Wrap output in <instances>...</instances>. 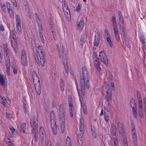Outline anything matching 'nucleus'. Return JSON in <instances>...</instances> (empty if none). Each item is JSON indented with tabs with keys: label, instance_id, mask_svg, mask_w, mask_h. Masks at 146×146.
Returning a JSON list of instances; mask_svg holds the SVG:
<instances>
[{
	"label": "nucleus",
	"instance_id": "obj_1",
	"mask_svg": "<svg viewBox=\"0 0 146 146\" xmlns=\"http://www.w3.org/2000/svg\"><path fill=\"white\" fill-rule=\"evenodd\" d=\"M89 83L88 76L87 70L85 67L82 68V74L80 76V86L81 88L77 91L80 97V99L81 97L83 98L85 94V88H88Z\"/></svg>",
	"mask_w": 146,
	"mask_h": 146
},
{
	"label": "nucleus",
	"instance_id": "obj_2",
	"mask_svg": "<svg viewBox=\"0 0 146 146\" xmlns=\"http://www.w3.org/2000/svg\"><path fill=\"white\" fill-rule=\"evenodd\" d=\"M34 55L36 62L39 66H43L44 64V54L41 46H38L36 52H34Z\"/></svg>",
	"mask_w": 146,
	"mask_h": 146
},
{
	"label": "nucleus",
	"instance_id": "obj_3",
	"mask_svg": "<svg viewBox=\"0 0 146 146\" xmlns=\"http://www.w3.org/2000/svg\"><path fill=\"white\" fill-rule=\"evenodd\" d=\"M61 49L62 53L59 56L60 58L62 59L63 64L64 66L65 70L63 72L64 75L65 77H67L70 72V68L68 66L66 50L64 48L63 46H62Z\"/></svg>",
	"mask_w": 146,
	"mask_h": 146
},
{
	"label": "nucleus",
	"instance_id": "obj_4",
	"mask_svg": "<svg viewBox=\"0 0 146 146\" xmlns=\"http://www.w3.org/2000/svg\"><path fill=\"white\" fill-rule=\"evenodd\" d=\"M58 115L61 130L62 133H63L65 132V113L63 106L62 104L60 105L59 106Z\"/></svg>",
	"mask_w": 146,
	"mask_h": 146
},
{
	"label": "nucleus",
	"instance_id": "obj_5",
	"mask_svg": "<svg viewBox=\"0 0 146 146\" xmlns=\"http://www.w3.org/2000/svg\"><path fill=\"white\" fill-rule=\"evenodd\" d=\"M32 75L33 81L35 89L37 94L40 95L41 93V89L39 79L37 74L35 71H33Z\"/></svg>",
	"mask_w": 146,
	"mask_h": 146
},
{
	"label": "nucleus",
	"instance_id": "obj_6",
	"mask_svg": "<svg viewBox=\"0 0 146 146\" xmlns=\"http://www.w3.org/2000/svg\"><path fill=\"white\" fill-rule=\"evenodd\" d=\"M50 119L52 131L54 135H56L57 134V130L56 125V117L55 113L53 111H51L50 113Z\"/></svg>",
	"mask_w": 146,
	"mask_h": 146
},
{
	"label": "nucleus",
	"instance_id": "obj_7",
	"mask_svg": "<svg viewBox=\"0 0 146 146\" xmlns=\"http://www.w3.org/2000/svg\"><path fill=\"white\" fill-rule=\"evenodd\" d=\"M111 132L115 137L113 138L114 146H119L118 137L116 136V128L115 124L113 123L111 125Z\"/></svg>",
	"mask_w": 146,
	"mask_h": 146
},
{
	"label": "nucleus",
	"instance_id": "obj_8",
	"mask_svg": "<svg viewBox=\"0 0 146 146\" xmlns=\"http://www.w3.org/2000/svg\"><path fill=\"white\" fill-rule=\"evenodd\" d=\"M131 125L132 135L133 144L134 146H138L137 138L136 132L135 129V126L134 123L132 122L131 123Z\"/></svg>",
	"mask_w": 146,
	"mask_h": 146
},
{
	"label": "nucleus",
	"instance_id": "obj_9",
	"mask_svg": "<svg viewBox=\"0 0 146 146\" xmlns=\"http://www.w3.org/2000/svg\"><path fill=\"white\" fill-rule=\"evenodd\" d=\"M68 105L69 106V112L70 114V117L71 118L73 117L74 114V108L73 105V100L71 96L69 95L68 96Z\"/></svg>",
	"mask_w": 146,
	"mask_h": 146
},
{
	"label": "nucleus",
	"instance_id": "obj_10",
	"mask_svg": "<svg viewBox=\"0 0 146 146\" xmlns=\"http://www.w3.org/2000/svg\"><path fill=\"white\" fill-rule=\"evenodd\" d=\"M106 96L105 99L107 102L109 103L112 100V91L110 87L106 88Z\"/></svg>",
	"mask_w": 146,
	"mask_h": 146
},
{
	"label": "nucleus",
	"instance_id": "obj_11",
	"mask_svg": "<svg viewBox=\"0 0 146 146\" xmlns=\"http://www.w3.org/2000/svg\"><path fill=\"white\" fill-rule=\"evenodd\" d=\"M99 56L101 61L104 63L106 64L108 63V59L107 58L106 54L103 51L100 52Z\"/></svg>",
	"mask_w": 146,
	"mask_h": 146
},
{
	"label": "nucleus",
	"instance_id": "obj_12",
	"mask_svg": "<svg viewBox=\"0 0 146 146\" xmlns=\"http://www.w3.org/2000/svg\"><path fill=\"white\" fill-rule=\"evenodd\" d=\"M100 40V36L98 33H97L95 36V38L94 43V47L93 49L95 50L96 47L99 45Z\"/></svg>",
	"mask_w": 146,
	"mask_h": 146
},
{
	"label": "nucleus",
	"instance_id": "obj_13",
	"mask_svg": "<svg viewBox=\"0 0 146 146\" xmlns=\"http://www.w3.org/2000/svg\"><path fill=\"white\" fill-rule=\"evenodd\" d=\"M38 115L36 113L33 116V129L38 128Z\"/></svg>",
	"mask_w": 146,
	"mask_h": 146
},
{
	"label": "nucleus",
	"instance_id": "obj_14",
	"mask_svg": "<svg viewBox=\"0 0 146 146\" xmlns=\"http://www.w3.org/2000/svg\"><path fill=\"white\" fill-rule=\"evenodd\" d=\"M39 26V27H38L39 36L42 42L43 43H44L45 40L43 36V33L42 29V25H40Z\"/></svg>",
	"mask_w": 146,
	"mask_h": 146
},
{
	"label": "nucleus",
	"instance_id": "obj_15",
	"mask_svg": "<svg viewBox=\"0 0 146 146\" xmlns=\"http://www.w3.org/2000/svg\"><path fill=\"white\" fill-rule=\"evenodd\" d=\"M117 127L119 133H123L124 132V128L123 124L120 122H118L117 123Z\"/></svg>",
	"mask_w": 146,
	"mask_h": 146
},
{
	"label": "nucleus",
	"instance_id": "obj_16",
	"mask_svg": "<svg viewBox=\"0 0 146 146\" xmlns=\"http://www.w3.org/2000/svg\"><path fill=\"white\" fill-rule=\"evenodd\" d=\"M138 104L139 113L141 114V115L143 116L144 114L143 102L138 103Z\"/></svg>",
	"mask_w": 146,
	"mask_h": 146
},
{
	"label": "nucleus",
	"instance_id": "obj_17",
	"mask_svg": "<svg viewBox=\"0 0 146 146\" xmlns=\"http://www.w3.org/2000/svg\"><path fill=\"white\" fill-rule=\"evenodd\" d=\"M63 11L68 21H70L71 20V17L70 11L68 9Z\"/></svg>",
	"mask_w": 146,
	"mask_h": 146
},
{
	"label": "nucleus",
	"instance_id": "obj_18",
	"mask_svg": "<svg viewBox=\"0 0 146 146\" xmlns=\"http://www.w3.org/2000/svg\"><path fill=\"white\" fill-rule=\"evenodd\" d=\"M5 63L6 68H8L10 67V61L9 58V56L7 53L5 56Z\"/></svg>",
	"mask_w": 146,
	"mask_h": 146
},
{
	"label": "nucleus",
	"instance_id": "obj_19",
	"mask_svg": "<svg viewBox=\"0 0 146 146\" xmlns=\"http://www.w3.org/2000/svg\"><path fill=\"white\" fill-rule=\"evenodd\" d=\"M17 39L11 40L12 46L15 52H17Z\"/></svg>",
	"mask_w": 146,
	"mask_h": 146
},
{
	"label": "nucleus",
	"instance_id": "obj_20",
	"mask_svg": "<svg viewBox=\"0 0 146 146\" xmlns=\"http://www.w3.org/2000/svg\"><path fill=\"white\" fill-rule=\"evenodd\" d=\"M5 76L0 75V85L1 86H4L5 85Z\"/></svg>",
	"mask_w": 146,
	"mask_h": 146
},
{
	"label": "nucleus",
	"instance_id": "obj_21",
	"mask_svg": "<svg viewBox=\"0 0 146 146\" xmlns=\"http://www.w3.org/2000/svg\"><path fill=\"white\" fill-rule=\"evenodd\" d=\"M119 25H120V24H121L124 25V21L123 20V16L121 12L120 11H119L118 13Z\"/></svg>",
	"mask_w": 146,
	"mask_h": 146
},
{
	"label": "nucleus",
	"instance_id": "obj_22",
	"mask_svg": "<svg viewBox=\"0 0 146 146\" xmlns=\"http://www.w3.org/2000/svg\"><path fill=\"white\" fill-rule=\"evenodd\" d=\"M34 138L35 141L37 142L38 141V130L37 129H33Z\"/></svg>",
	"mask_w": 146,
	"mask_h": 146
},
{
	"label": "nucleus",
	"instance_id": "obj_23",
	"mask_svg": "<svg viewBox=\"0 0 146 146\" xmlns=\"http://www.w3.org/2000/svg\"><path fill=\"white\" fill-rule=\"evenodd\" d=\"M85 128V126H80V130L79 132V134L80 136V137H82V136H83V135L84 133Z\"/></svg>",
	"mask_w": 146,
	"mask_h": 146
},
{
	"label": "nucleus",
	"instance_id": "obj_24",
	"mask_svg": "<svg viewBox=\"0 0 146 146\" xmlns=\"http://www.w3.org/2000/svg\"><path fill=\"white\" fill-rule=\"evenodd\" d=\"M78 29L79 31L82 30L84 26V22L82 20L80 21L77 24Z\"/></svg>",
	"mask_w": 146,
	"mask_h": 146
},
{
	"label": "nucleus",
	"instance_id": "obj_25",
	"mask_svg": "<svg viewBox=\"0 0 146 146\" xmlns=\"http://www.w3.org/2000/svg\"><path fill=\"white\" fill-rule=\"evenodd\" d=\"M132 109L133 114L135 118H136L137 117V106H135L132 108Z\"/></svg>",
	"mask_w": 146,
	"mask_h": 146
},
{
	"label": "nucleus",
	"instance_id": "obj_26",
	"mask_svg": "<svg viewBox=\"0 0 146 146\" xmlns=\"http://www.w3.org/2000/svg\"><path fill=\"white\" fill-rule=\"evenodd\" d=\"M10 36L11 38H12L13 40L17 39L16 35L14 30L13 29L11 30L10 31Z\"/></svg>",
	"mask_w": 146,
	"mask_h": 146
},
{
	"label": "nucleus",
	"instance_id": "obj_27",
	"mask_svg": "<svg viewBox=\"0 0 146 146\" xmlns=\"http://www.w3.org/2000/svg\"><path fill=\"white\" fill-rule=\"evenodd\" d=\"M137 97L138 100V103L142 102L141 94L139 91L137 92Z\"/></svg>",
	"mask_w": 146,
	"mask_h": 146
},
{
	"label": "nucleus",
	"instance_id": "obj_28",
	"mask_svg": "<svg viewBox=\"0 0 146 146\" xmlns=\"http://www.w3.org/2000/svg\"><path fill=\"white\" fill-rule=\"evenodd\" d=\"M16 30L19 35H21L22 34V29L21 25H16Z\"/></svg>",
	"mask_w": 146,
	"mask_h": 146
},
{
	"label": "nucleus",
	"instance_id": "obj_29",
	"mask_svg": "<svg viewBox=\"0 0 146 146\" xmlns=\"http://www.w3.org/2000/svg\"><path fill=\"white\" fill-rule=\"evenodd\" d=\"M62 9L63 11L68 9V7L67 4H66L65 0H62Z\"/></svg>",
	"mask_w": 146,
	"mask_h": 146
},
{
	"label": "nucleus",
	"instance_id": "obj_30",
	"mask_svg": "<svg viewBox=\"0 0 146 146\" xmlns=\"http://www.w3.org/2000/svg\"><path fill=\"white\" fill-rule=\"evenodd\" d=\"M26 127V124L25 123L23 122L21 126V131H22L23 133H25V130Z\"/></svg>",
	"mask_w": 146,
	"mask_h": 146
},
{
	"label": "nucleus",
	"instance_id": "obj_31",
	"mask_svg": "<svg viewBox=\"0 0 146 146\" xmlns=\"http://www.w3.org/2000/svg\"><path fill=\"white\" fill-rule=\"evenodd\" d=\"M66 146H71L70 138L68 136L66 138Z\"/></svg>",
	"mask_w": 146,
	"mask_h": 146
},
{
	"label": "nucleus",
	"instance_id": "obj_32",
	"mask_svg": "<svg viewBox=\"0 0 146 146\" xmlns=\"http://www.w3.org/2000/svg\"><path fill=\"white\" fill-rule=\"evenodd\" d=\"M16 25H21V20L19 15H16Z\"/></svg>",
	"mask_w": 146,
	"mask_h": 146
},
{
	"label": "nucleus",
	"instance_id": "obj_33",
	"mask_svg": "<svg viewBox=\"0 0 146 146\" xmlns=\"http://www.w3.org/2000/svg\"><path fill=\"white\" fill-rule=\"evenodd\" d=\"M106 37L107 40L109 42V46L111 48H112L113 46V44L112 41L111 39L110 36H106Z\"/></svg>",
	"mask_w": 146,
	"mask_h": 146
},
{
	"label": "nucleus",
	"instance_id": "obj_34",
	"mask_svg": "<svg viewBox=\"0 0 146 146\" xmlns=\"http://www.w3.org/2000/svg\"><path fill=\"white\" fill-rule=\"evenodd\" d=\"M60 86L61 91H64V82L61 79H60Z\"/></svg>",
	"mask_w": 146,
	"mask_h": 146
},
{
	"label": "nucleus",
	"instance_id": "obj_35",
	"mask_svg": "<svg viewBox=\"0 0 146 146\" xmlns=\"http://www.w3.org/2000/svg\"><path fill=\"white\" fill-rule=\"evenodd\" d=\"M21 63L24 66H27V58L21 59Z\"/></svg>",
	"mask_w": 146,
	"mask_h": 146
},
{
	"label": "nucleus",
	"instance_id": "obj_36",
	"mask_svg": "<svg viewBox=\"0 0 146 146\" xmlns=\"http://www.w3.org/2000/svg\"><path fill=\"white\" fill-rule=\"evenodd\" d=\"M27 58V56L24 50H22L21 53V58Z\"/></svg>",
	"mask_w": 146,
	"mask_h": 146
},
{
	"label": "nucleus",
	"instance_id": "obj_37",
	"mask_svg": "<svg viewBox=\"0 0 146 146\" xmlns=\"http://www.w3.org/2000/svg\"><path fill=\"white\" fill-rule=\"evenodd\" d=\"M131 106V107L136 106L135 101L133 98H131L130 100Z\"/></svg>",
	"mask_w": 146,
	"mask_h": 146
},
{
	"label": "nucleus",
	"instance_id": "obj_38",
	"mask_svg": "<svg viewBox=\"0 0 146 146\" xmlns=\"http://www.w3.org/2000/svg\"><path fill=\"white\" fill-rule=\"evenodd\" d=\"M42 144H43L44 145H45V143H46V139L45 135L43 136H40Z\"/></svg>",
	"mask_w": 146,
	"mask_h": 146
},
{
	"label": "nucleus",
	"instance_id": "obj_39",
	"mask_svg": "<svg viewBox=\"0 0 146 146\" xmlns=\"http://www.w3.org/2000/svg\"><path fill=\"white\" fill-rule=\"evenodd\" d=\"M12 68L13 73L15 74H17V66L15 65H13L12 66Z\"/></svg>",
	"mask_w": 146,
	"mask_h": 146
},
{
	"label": "nucleus",
	"instance_id": "obj_40",
	"mask_svg": "<svg viewBox=\"0 0 146 146\" xmlns=\"http://www.w3.org/2000/svg\"><path fill=\"white\" fill-rule=\"evenodd\" d=\"M104 114H110V108L104 106Z\"/></svg>",
	"mask_w": 146,
	"mask_h": 146
},
{
	"label": "nucleus",
	"instance_id": "obj_41",
	"mask_svg": "<svg viewBox=\"0 0 146 146\" xmlns=\"http://www.w3.org/2000/svg\"><path fill=\"white\" fill-rule=\"evenodd\" d=\"M80 126H85L84 120L82 117H81L80 120Z\"/></svg>",
	"mask_w": 146,
	"mask_h": 146
},
{
	"label": "nucleus",
	"instance_id": "obj_42",
	"mask_svg": "<svg viewBox=\"0 0 146 146\" xmlns=\"http://www.w3.org/2000/svg\"><path fill=\"white\" fill-rule=\"evenodd\" d=\"M80 99L81 106V108H83V107H84V106L85 107V108L86 107V104L85 103V102L84 100H82L83 98H82V99L81 98H80Z\"/></svg>",
	"mask_w": 146,
	"mask_h": 146
},
{
	"label": "nucleus",
	"instance_id": "obj_43",
	"mask_svg": "<svg viewBox=\"0 0 146 146\" xmlns=\"http://www.w3.org/2000/svg\"><path fill=\"white\" fill-rule=\"evenodd\" d=\"M6 115L7 116L8 118L10 119H14V117L12 114L10 113L9 112H6Z\"/></svg>",
	"mask_w": 146,
	"mask_h": 146
},
{
	"label": "nucleus",
	"instance_id": "obj_44",
	"mask_svg": "<svg viewBox=\"0 0 146 146\" xmlns=\"http://www.w3.org/2000/svg\"><path fill=\"white\" fill-rule=\"evenodd\" d=\"M0 103L5 106L6 104L5 102V98L3 99L0 95Z\"/></svg>",
	"mask_w": 146,
	"mask_h": 146
},
{
	"label": "nucleus",
	"instance_id": "obj_45",
	"mask_svg": "<svg viewBox=\"0 0 146 146\" xmlns=\"http://www.w3.org/2000/svg\"><path fill=\"white\" fill-rule=\"evenodd\" d=\"M35 15H36V22L38 24V27H39V25H42L40 23V21L39 18L37 16V14L36 13L35 14Z\"/></svg>",
	"mask_w": 146,
	"mask_h": 146
},
{
	"label": "nucleus",
	"instance_id": "obj_46",
	"mask_svg": "<svg viewBox=\"0 0 146 146\" xmlns=\"http://www.w3.org/2000/svg\"><path fill=\"white\" fill-rule=\"evenodd\" d=\"M110 114H104V119L106 121L108 122L109 119Z\"/></svg>",
	"mask_w": 146,
	"mask_h": 146
},
{
	"label": "nucleus",
	"instance_id": "obj_47",
	"mask_svg": "<svg viewBox=\"0 0 146 146\" xmlns=\"http://www.w3.org/2000/svg\"><path fill=\"white\" fill-rule=\"evenodd\" d=\"M120 29L119 30L122 33V34H123L124 33H125V28L124 27L123 25H120Z\"/></svg>",
	"mask_w": 146,
	"mask_h": 146
},
{
	"label": "nucleus",
	"instance_id": "obj_48",
	"mask_svg": "<svg viewBox=\"0 0 146 146\" xmlns=\"http://www.w3.org/2000/svg\"><path fill=\"white\" fill-rule=\"evenodd\" d=\"M123 142L124 146H128L127 139L126 138H124L123 139Z\"/></svg>",
	"mask_w": 146,
	"mask_h": 146
},
{
	"label": "nucleus",
	"instance_id": "obj_49",
	"mask_svg": "<svg viewBox=\"0 0 146 146\" xmlns=\"http://www.w3.org/2000/svg\"><path fill=\"white\" fill-rule=\"evenodd\" d=\"M5 102H6L9 105L11 103V100H9V98L7 97H6L5 98Z\"/></svg>",
	"mask_w": 146,
	"mask_h": 146
},
{
	"label": "nucleus",
	"instance_id": "obj_50",
	"mask_svg": "<svg viewBox=\"0 0 146 146\" xmlns=\"http://www.w3.org/2000/svg\"><path fill=\"white\" fill-rule=\"evenodd\" d=\"M94 64L96 68L97 69L99 70L100 69V65L98 61H96V62H94Z\"/></svg>",
	"mask_w": 146,
	"mask_h": 146
},
{
	"label": "nucleus",
	"instance_id": "obj_51",
	"mask_svg": "<svg viewBox=\"0 0 146 146\" xmlns=\"http://www.w3.org/2000/svg\"><path fill=\"white\" fill-rule=\"evenodd\" d=\"M9 13L10 14V16L12 18H13L14 16V14L13 9L8 11Z\"/></svg>",
	"mask_w": 146,
	"mask_h": 146
},
{
	"label": "nucleus",
	"instance_id": "obj_52",
	"mask_svg": "<svg viewBox=\"0 0 146 146\" xmlns=\"http://www.w3.org/2000/svg\"><path fill=\"white\" fill-rule=\"evenodd\" d=\"M116 38L117 41L118 42L119 41V33L117 34H114Z\"/></svg>",
	"mask_w": 146,
	"mask_h": 146
},
{
	"label": "nucleus",
	"instance_id": "obj_53",
	"mask_svg": "<svg viewBox=\"0 0 146 146\" xmlns=\"http://www.w3.org/2000/svg\"><path fill=\"white\" fill-rule=\"evenodd\" d=\"M7 7L8 11L13 9L11 8V5L9 3H7Z\"/></svg>",
	"mask_w": 146,
	"mask_h": 146
},
{
	"label": "nucleus",
	"instance_id": "obj_54",
	"mask_svg": "<svg viewBox=\"0 0 146 146\" xmlns=\"http://www.w3.org/2000/svg\"><path fill=\"white\" fill-rule=\"evenodd\" d=\"M81 7V6L80 3H78V6L76 9V10L77 11H79L80 10Z\"/></svg>",
	"mask_w": 146,
	"mask_h": 146
},
{
	"label": "nucleus",
	"instance_id": "obj_55",
	"mask_svg": "<svg viewBox=\"0 0 146 146\" xmlns=\"http://www.w3.org/2000/svg\"><path fill=\"white\" fill-rule=\"evenodd\" d=\"M84 36H81V38H80V41L82 42V44H81V45L82 46V44L84 43L85 42V40L84 39Z\"/></svg>",
	"mask_w": 146,
	"mask_h": 146
},
{
	"label": "nucleus",
	"instance_id": "obj_56",
	"mask_svg": "<svg viewBox=\"0 0 146 146\" xmlns=\"http://www.w3.org/2000/svg\"><path fill=\"white\" fill-rule=\"evenodd\" d=\"M82 108V109L84 114L85 115H86L87 113L86 107L85 108V107L84 106V107H83V108Z\"/></svg>",
	"mask_w": 146,
	"mask_h": 146
},
{
	"label": "nucleus",
	"instance_id": "obj_57",
	"mask_svg": "<svg viewBox=\"0 0 146 146\" xmlns=\"http://www.w3.org/2000/svg\"><path fill=\"white\" fill-rule=\"evenodd\" d=\"M105 37L110 36L109 33H108V31L107 29H106L105 31Z\"/></svg>",
	"mask_w": 146,
	"mask_h": 146
},
{
	"label": "nucleus",
	"instance_id": "obj_58",
	"mask_svg": "<svg viewBox=\"0 0 146 146\" xmlns=\"http://www.w3.org/2000/svg\"><path fill=\"white\" fill-rule=\"evenodd\" d=\"M11 2L13 3V5L15 7H16L17 6L16 0H11Z\"/></svg>",
	"mask_w": 146,
	"mask_h": 146
},
{
	"label": "nucleus",
	"instance_id": "obj_59",
	"mask_svg": "<svg viewBox=\"0 0 146 146\" xmlns=\"http://www.w3.org/2000/svg\"><path fill=\"white\" fill-rule=\"evenodd\" d=\"M122 35L123 36V37L124 38V40L125 42V43L126 44H127V39L126 38L125 36V33H124L123 34H122Z\"/></svg>",
	"mask_w": 146,
	"mask_h": 146
},
{
	"label": "nucleus",
	"instance_id": "obj_60",
	"mask_svg": "<svg viewBox=\"0 0 146 146\" xmlns=\"http://www.w3.org/2000/svg\"><path fill=\"white\" fill-rule=\"evenodd\" d=\"M52 34L54 39L55 40H56V32L54 31H52Z\"/></svg>",
	"mask_w": 146,
	"mask_h": 146
},
{
	"label": "nucleus",
	"instance_id": "obj_61",
	"mask_svg": "<svg viewBox=\"0 0 146 146\" xmlns=\"http://www.w3.org/2000/svg\"><path fill=\"white\" fill-rule=\"evenodd\" d=\"M6 73L8 76L10 75V67L6 68Z\"/></svg>",
	"mask_w": 146,
	"mask_h": 146
},
{
	"label": "nucleus",
	"instance_id": "obj_62",
	"mask_svg": "<svg viewBox=\"0 0 146 146\" xmlns=\"http://www.w3.org/2000/svg\"><path fill=\"white\" fill-rule=\"evenodd\" d=\"M114 34L118 33V30L117 27H113Z\"/></svg>",
	"mask_w": 146,
	"mask_h": 146
},
{
	"label": "nucleus",
	"instance_id": "obj_63",
	"mask_svg": "<svg viewBox=\"0 0 146 146\" xmlns=\"http://www.w3.org/2000/svg\"><path fill=\"white\" fill-rule=\"evenodd\" d=\"M2 11L4 12H5L6 11V6L4 5L2 6Z\"/></svg>",
	"mask_w": 146,
	"mask_h": 146
},
{
	"label": "nucleus",
	"instance_id": "obj_64",
	"mask_svg": "<svg viewBox=\"0 0 146 146\" xmlns=\"http://www.w3.org/2000/svg\"><path fill=\"white\" fill-rule=\"evenodd\" d=\"M5 141L7 145L9 144V143H11L12 142L9 139H5Z\"/></svg>",
	"mask_w": 146,
	"mask_h": 146
}]
</instances>
